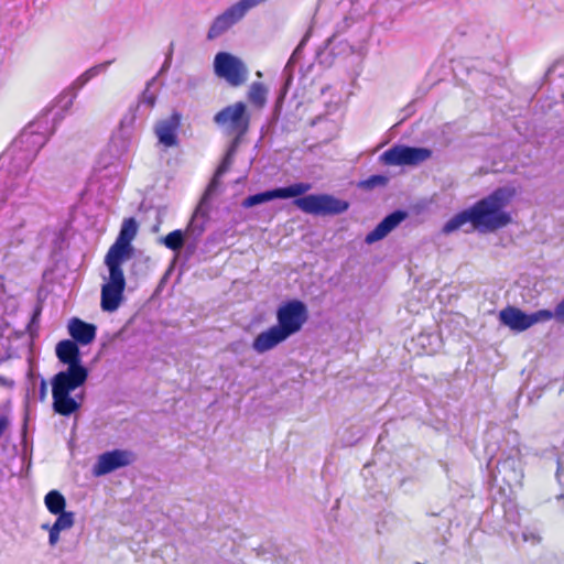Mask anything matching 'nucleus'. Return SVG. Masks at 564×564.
Listing matches in <instances>:
<instances>
[{
	"label": "nucleus",
	"mask_w": 564,
	"mask_h": 564,
	"mask_svg": "<svg viewBox=\"0 0 564 564\" xmlns=\"http://www.w3.org/2000/svg\"><path fill=\"white\" fill-rule=\"evenodd\" d=\"M55 354L58 361L67 368L58 371L51 379L53 410L59 415L69 416L80 409L84 400L83 393L75 397L70 393L86 383L89 370L82 362L79 346L70 339L58 341Z\"/></svg>",
	"instance_id": "1"
},
{
	"label": "nucleus",
	"mask_w": 564,
	"mask_h": 564,
	"mask_svg": "<svg viewBox=\"0 0 564 564\" xmlns=\"http://www.w3.org/2000/svg\"><path fill=\"white\" fill-rule=\"evenodd\" d=\"M513 186H501L473 206L454 215L445 223L442 231L452 234L463 225L470 223L480 232H494L511 223V216L505 208L516 196Z\"/></svg>",
	"instance_id": "2"
},
{
	"label": "nucleus",
	"mask_w": 564,
	"mask_h": 564,
	"mask_svg": "<svg viewBox=\"0 0 564 564\" xmlns=\"http://www.w3.org/2000/svg\"><path fill=\"white\" fill-rule=\"evenodd\" d=\"M312 185L305 182L294 183L283 187L264 191L253 195H249L241 203L243 208L273 200L294 198L293 204L303 213L313 216H337L344 214L349 208L347 200L335 197L330 194H308L305 195Z\"/></svg>",
	"instance_id": "3"
},
{
	"label": "nucleus",
	"mask_w": 564,
	"mask_h": 564,
	"mask_svg": "<svg viewBox=\"0 0 564 564\" xmlns=\"http://www.w3.org/2000/svg\"><path fill=\"white\" fill-rule=\"evenodd\" d=\"M250 120L251 116L243 101H237L232 105H228L215 113L213 118L214 123L218 128L223 129L227 134L234 135L220 164L216 170L217 176H223L232 165L242 138L249 131Z\"/></svg>",
	"instance_id": "4"
},
{
	"label": "nucleus",
	"mask_w": 564,
	"mask_h": 564,
	"mask_svg": "<svg viewBox=\"0 0 564 564\" xmlns=\"http://www.w3.org/2000/svg\"><path fill=\"white\" fill-rule=\"evenodd\" d=\"M508 441L514 443V445L507 453L501 451L500 456L497 459L496 468L492 471V477L496 482L499 480L506 484L510 489L521 487L523 479V468L521 460V452L518 443V434L516 432L507 433Z\"/></svg>",
	"instance_id": "5"
},
{
	"label": "nucleus",
	"mask_w": 564,
	"mask_h": 564,
	"mask_svg": "<svg viewBox=\"0 0 564 564\" xmlns=\"http://www.w3.org/2000/svg\"><path fill=\"white\" fill-rule=\"evenodd\" d=\"M48 113L41 115L36 120L30 122L21 133L13 140V151L17 149H23L28 153L33 152V155L36 156L39 151L45 145L48 140L47 135V124H48Z\"/></svg>",
	"instance_id": "6"
},
{
	"label": "nucleus",
	"mask_w": 564,
	"mask_h": 564,
	"mask_svg": "<svg viewBox=\"0 0 564 564\" xmlns=\"http://www.w3.org/2000/svg\"><path fill=\"white\" fill-rule=\"evenodd\" d=\"M257 6L252 0H239L228 7L223 13L218 14L212 22L207 31V40L214 41L224 35L234 25L239 23L247 13Z\"/></svg>",
	"instance_id": "7"
},
{
	"label": "nucleus",
	"mask_w": 564,
	"mask_h": 564,
	"mask_svg": "<svg viewBox=\"0 0 564 564\" xmlns=\"http://www.w3.org/2000/svg\"><path fill=\"white\" fill-rule=\"evenodd\" d=\"M214 72L231 87H240L248 80L249 70L246 64L228 52H219L214 58Z\"/></svg>",
	"instance_id": "8"
},
{
	"label": "nucleus",
	"mask_w": 564,
	"mask_h": 564,
	"mask_svg": "<svg viewBox=\"0 0 564 564\" xmlns=\"http://www.w3.org/2000/svg\"><path fill=\"white\" fill-rule=\"evenodd\" d=\"M221 176H217V172H215L212 181L205 189L203 197L199 200L195 212L191 220L188 221L185 232L189 237H195L200 239L203 234L206 230V225L209 220V210H210V198L217 193L218 187L220 185L219 178Z\"/></svg>",
	"instance_id": "9"
},
{
	"label": "nucleus",
	"mask_w": 564,
	"mask_h": 564,
	"mask_svg": "<svg viewBox=\"0 0 564 564\" xmlns=\"http://www.w3.org/2000/svg\"><path fill=\"white\" fill-rule=\"evenodd\" d=\"M308 318L307 306L300 300H291L276 311L278 327L288 336L297 333Z\"/></svg>",
	"instance_id": "10"
},
{
	"label": "nucleus",
	"mask_w": 564,
	"mask_h": 564,
	"mask_svg": "<svg viewBox=\"0 0 564 564\" xmlns=\"http://www.w3.org/2000/svg\"><path fill=\"white\" fill-rule=\"evenodd\" d=\"M432 156L427 148L395 144L380 155L386 165H417Z\"/></svg>",
	"instance_id": "11"
},
{
	"label": "nucleus",
	"mask_w": 564,
	"mask_h": 564,
	"mask_svg": "<svg viewBox=\"0 0 564 564\" xmlns=\"http://www.w3.org/2000/svg\"><path fill=\"white\" fill-rule=\"evenodd\" d=\"M544 316H546V314H544L543 310L528 314L510 305L499 312L500 323L518 333L524 332L538 323L545 322Z\"/></svg>",
	"instance_id": "12"
},
{
	"label": "nucleus",
	"mask_w": 564,
	"mask_h": 564,
	"mask_svg": "<svg viewBox=\"0 0 564 564\" xmlns=\"http://www.w3.org/2000/svg\"><path fill=\"white\" fill-rule=\"evenodd\" d=\"M30 183L26 175L8 174L6 182L0 184V208L6 202L17 205L28 198L31 193Z\"/></svg>",
	"instance_id": "13"
},
{
	"label": "nucleus",
	"mask_w": 564,
	"mask_h": 564,
	"mask_svg": "<svg viewBox=\"0 0 564 564\" xmlns=\"http://www.w3.org/2000/svg\"><path fill=\"white\" fill-rule=\"evenodd\" d=\"M113 61H106L104 63L97 64L86 72H84L77 79L57 98V105L63 111H67L75 98L77 97L78 91L94 77L99 74L105 73L108 67L112 64Z\"/></svg>",
	"instance_id": "14"
},
{
	"label": "nucleus",
	"mask_w": 564,
	"mask_h": 564,
	"mask_svg": "<svg viewBox=\"0 0 564 564\" xmlns=\"http://www.w3.org/2000/svg\"><path fill=\"white\" fill-rule=\"evenodd\" d=\"M135 459L134 453L126 449H112L99 455L93 467L95 476H104L119 468L129 466Z\"/></svg>",
	"instance_id": "15"
},
{
	"label": "nucleus",
	"mask_w": 564,
	"mask_h": 564,
	"mask_svg": "<svg viewBox=\"0 0 564 564\" xmlns=\"http://www.w3.org/2000/svg\"><path fill=\"white\" fill-rule=\"evenodd\" d=\"M36 156L33 155V152L28 153L23 149H17L13 151V143L1 154L0 161L3 164H7L8 174H20L26 175L29 166L34 161Z\"/></svg>",
	"instance_id": "16"
},
{
	"label": "nucleus",
	"mask_w": 564,
	"mask_h": 564,
	"mask_svg": "<svg viewBox=\"0 0 564 564\" xmlns=\"http://www.w3.org/2000/svg\"><path fill=\"white\" fill-rule=\"evenodd\" d=\"M406 217L408 213L402 209H397L388 214L370 232L367 234L365 242L368 245H372L383 239L394 228H397Z\"/></svg>",
	"instance_id": "17"
},
{
	"label": "nucleus",
	"mask_w": 564,
	"mask_h": 564,
	"mask_svg": "<svg viewBox=\"0 0 564 564\" xmlns=\"http://www.w3.org/2000/svg\"><path fill=\"white\" fill-rule=\"evenodd\" d=\"M181 126V115L174 111L169 118L158 122L155 133L159 142L166 148L177 145V130Z\"/></svg>",
	"instance_id": "18"
},
{
	"label": "nucleus",
	"mask_w": 564,
	"mask_h": 564,
	"mask_svg": "<svg viewBox=\"0 0 564 564\" xmlns=\"http://www.w3.org/2000/svg\"><path fill=\"white\" fill-rule=\"evenodd\" d=\"M67 330L72 337V341H75L78 346H86L95 340L97 327L95 324L87 323L78 317H73L68 322Z\"/></svg>",
	"instance_id": "19"
},
{
	"label": "nucleus",
	"mask_w": 564,
	"mask_h": 564,
	"mask_svg": "<svg viewBox=\"0 0 564 564\" xmlns=\"http://www.w3.org/2000/svg\"><path fill=\"white\" fill-rule=\"evenodd\" d=\"M156 77L151 78L142 91L135 108H130L129 113L123 117L121 124H131L135 118V112H141L142 116H147L148 112L154 107L156 101L155 93L151 91V86L155 83Z\"/></svg>",
	"instance_id": "20"
},
{
	"label": "nucleus",
	"mask_w": 564,
	"mask_h": 564,
	"mask_svg": "<svg viewBox=\"0 0 564 564\" xmlns=\"http://www.w3.org/2000/svg\"><path fill=\"white\" fill-rule=\"evenodd\" d=\"M289 337L276 325L270 327L268 330L260 333L252 343V348L258 354H263Z\"/></svg>",
	"instance_id": "21"
},
{
	"label": "nucleus",
	"mask_w": 564,
	"mask_h": 564,
	"mask_svg": "<svg viewBox=\"0 0 564 564\" xmlns=\"http://www.w3.org/2000/svg\"><path fill=\"white\" fill-rule=\"evenodd\" d=\"M25 219L20 215H12L6 221L3 230L7 232L9 246H19L25 240Z\"/></svg>",
	"instance_id": "22"
},
{
	"label": "nucleus",
	"mask_w": 564,
	"mask_h": 564,
	"mask_svg": "<svg viewBox=\"0 0 564 564\" xmlns=\"http://www.w3.org/2000/svg\"><path fill=\"white\" fill-rule=\"evenodd\" d=\"M124 288L119 285H113L109 283H105L101 288V308L105 312H115L122 299H123Z\"/></svg>",
	"instance_id": "23"
},
{
	"label": "nucleus",
	"mask_w": 564,
	"mask_h": 564,
	"mask_svg": "<svg viewBox=\"0 0 564 564\" xmlns=\"http://www.w3.org/2000/svg\"><path fill=\"white\" fill-rule=\"evenodd\" d=\"M133 253L132 245H124L119 241H115V243L109 248L106 257L105 264L106 265H122V263L131 258Z\"/></svg>",
	"instance_id": "24"
},
{
	"label": "nucleus",
	"mask_w": 564,
	"mask_h": 564,
	"mask_svg": "<svg viewBox=\"0 0 564 564\" xmlns=\"http://www.w3.org/2000/svg\"><path fill=\"white\" fill-rule=\"evenodd\" d=\"M352 26H356L357 31L360 32V40L364 41L368 37V31L364 25V21L360 15H346L340 22L336 24L335 32L329 41H333L335 37L345 34Z\"/></svg>",
	"instance_id": "25"
},
{
	"label": "nucleus",
	"mask_w": 564,
	"mask_h": 564,
	"mask_svg": "<svg viewBox=\"0 0 564 564\" xmlns=\"http://www.w3.org/2000/svg\"><path fill=\"white\" fill-rule=\"evenodd\" d=\"M186 237L187 234L185 232V230L175 229L167 234L166 236L161 237L159 239V242L165 246L167 249L175 252V254L177 256L185 245Z\"/></svg>",
	"instance_id": "26"
},
{
	"label": "nucleus",
	"mask_w": 564,
	"mask_h": 564,
	"mask_svg": "<svg viewBox=\"0 0 564 564\" xmlns=\"http://www.w3.org/2000/svg\"><path fill=\"white\" fill-rule=\"evenodd\" d=\"M268 89L260 82H254L248 90V100L257 108H263L267 104Z\"/></svg>",
	"instance_id": "27"
},
{
	"label": "nucleus",
	"mask_w": 564,
	"mask_h": 564,
	"mask_svg": "<svg viewBox=\"0 0 564 564\" xmlns=\"http://www.w3.org/2000/svg\"><path fill=\"white\" fill-rule=\"evenodd\" d=\"M44 502L47 510L53 514H57L65 511L66 499L57 490L48 491L44 498Z\"/></svg>",
	"instance_id": "28"
},
{
	"label": "nucleus",
	"mask_w": 564,
	"mask_h": 564,
	"mask_svg": "<svg viewBox=\"0 0 564 564\" xmlns=\"http://www.w3.org/2000/svg\"><path fill=\"white\" fill-rule=\"evenodd\" d=\"M138 232V224L133 217L126 218L121 225L117 241L124 245H131Z\"/></svg>",
	"instance_id": "29"
},
{
	"label": "nucleus",
	"mask_w": 564,
	"mask_h": 564,
	"mask_svg": "<svg viewBox=\"0 0 564 564\" xmlns=\"http://www.w3.org/2000/svg\"><path fill=\"white\" fill-rule=\"evenodd\" d=\"M300 51H301V45H299L295 51L292 53L291 57L289 58L286 65L284 66V69H283V76H285V85H284V88L281 93V96H280V99H284L285 95H286V91H288V88L289 86L291 85L292 83V79H293V67H294V64L296 62V58L300 54Z\"/></svg>",
	"instance_id": "30"
},
{
	"label": "nucleus",
	"mask_w": 564,
	"mask_h": 564,
	"mask_svg": "<svg viewBox=\"0 0 564 564\" xmlns=\"http://www.w3.org/2000/svg\"><path fill=\"white\" fill-rule=\"evenodd\" d=\"M389 182V177L381 174L370 175L368 178L359 182L358 186L366 191H371L377 187H384Z\"/></svg>",
	"instance_id": "31"
},
{
	"label": "nucleus",
	"mask_w": 564,
	"mask_h": 564,
	"mask_svg": "<svg viewBox=\"0 0 564 564\" xmlns=\"http://www.w3.org/2000/svg\"><path fill=\"white\" fill-rule=\"evenodd\" d=\"M57 519L55 520L54 524L52 525L55 528V530L63 531L70 529L74 525L75 519L74 513L70 511H64L61 513H57Z\"/></svg>",
	"instance_id": "32"
},
{
	"label": "nucleus",
	"mask_w": 564,
	"mask_h": 564,
	"mask_svg": "<svg viewBox=\"0 0 564 564\" xmlns=\"http://www.w3.org/2000/svg\"><path fill=\"white\" fill-rule=\"evenodd\" d=\"M109 271V284L119 285L126 288V279L121 265H107Z\"/></svg>",
	"instance_id": "33"
},
{
	"label": "nucleus",
	"mask_w": 564,
	"mask_h": 564,
	"mask_svg": "<svg viewBox=\"0 0 564 564\" xmlns=\"http://www.w3.org/2000/svg\"><path fill=\"white\" fill-rule=\"evenodd\" d=\"M544 314H546L545 322L555 319L560 324H564V297L555 305L554 310L544 308Z\"/></svg>",
	"instance_id": "34"
},
{
	"label": "nucleus",
	"mask_w": 564,
	"mask_h": 564,
	"mask_svg": "<svg viewBox=\"0 0 564 564\" xmlns=\"http://www.w3.org/2000/svg\"><path fill=\"white\" fill-rule=\"evenodd\" d=\"M199 241L200 239L198 238H195V237H189L187 236L186 237V241H185V245H184V249H185V257L188 259L191 258L197 250L198 248V245H199Z\"/></svg>",
	"instance_id": "35"
},
{
	"label": "nucleus",
	"mask_w": 564,
	"mask_h": 564,
	"mask_svg": "<svg viewBox=\"0 0 564 564\" xmlns=\"http://www.w3.org/2000/svg\"><path fill=\"white\" fill-rule=\"evenodd\" d=\"M172 55H173V44H171L170 50L165 56V61L155 77H158L169 70V68L171 67V64H172Z\"/></svg>",
	"instance_id": "36"
},
{
	"label": "nucleus",
	"mask_w": 564,
	"mask_h": 564,
	"mask_svg": "<svg viewBox=\"0 0 564 564\" xmlns=\"http://www.w3.org/2000/svg\"><path fill=\"white\" fill-rule=\"evenodd\" d=\"M41 313H42V306H41V304H37L34 307V311L32 313V316H31V319H30V323H29V326H28L29 330H32V327L34 325L39 324V319H40Z\"/></svg>",
	"instance_id": "37"
},
{
	"label": "nucleus",
	"mask_w": 564,
	"mask_h": 564,
	"mask_svg": "<svg viewBox=\"0 0 564 564\" xmlns=\"http://www.w3.org/2000/svg\"><path fill=\"white\" fill-rule=\"evenodd\" d=\"M59 533L61 531L58 530H55V528L51 527L50 528V533H48V543L50 545H55L58 540H59Z\"/></svg>",
	"instance_id": "38"
},
{
	"label": "nucleus",
	"mask_w": 564,
	"mask_h": 564,
	"mask_svg": "<svg viewBox=\"0 0 564 564\" xmlns=\"http://www.w3.org/2000/svg\"><path fill=\"white\" fill-rule=\"evenodd\" d=\"M47 394V383L44 379L41 380L39 386V399L44 401Z\"/></svg>",
	"instance_id": "39"
},
{
	"label": "nucleus",
	"mask_w": 564,
	"mask_h": 564,
	"mask_svg": "<svg viewBox=\"0 0 564 564\" xmlns=\"http://www.w3.org/2000/svg\"><path fill=\"white\" fill-rule=\"evenodd\" d=\"M382 519H383V522L382 524H380L379 522L377 523V527H378V532H381V528H384V524L386 523H390V522H394L395 521V518L392 513H386L382 516Z\"/></svg>",
	"instance_id": "40"
},
{
	"label": "nucleus",
	"mask_w": 564,
	"mask_h": 564,
	"mask_svg": "<svg viewBox=\"0 0 564 564\" xmlns=\"http://www.w3.org/2000/svg\"><path fill=\"white\" fill-rule=\"evenodd\" d=\"M51 527H52V525H50L48 523H43V524L41 525V529H42V530H47V531L50 532V528H51Z\"/></svg>",
	"instance_id": "41"
},
{
	"label": "nucleus",
	"mask_w": 564,
	"mask_h": 564,
	"mask_svg": "<svg viewBox=\"0 0 564 564\" xmlns=\"http://www.w3.org/2000/svg\"><path fill=\"white\" fill-rule=\"evenodd\" d=\"M552 72V67H550L545 74V78L550 75V73Z\"/></svg>",
	"instance_id": "42"
}]
</instances>
